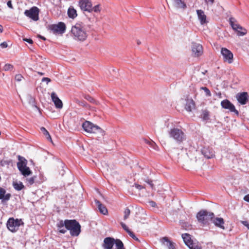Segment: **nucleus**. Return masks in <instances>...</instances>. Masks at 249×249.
<instances>
[{"mask_svg":"<svg viewBox=\"0 0 249 249\" xmlns=\"http://www.w3.org/2000/svg\"><path fill=\"white\" fill-rule=\"evenodd\" d=\"M71 34L73 39L81 42L86 40L88 36L86 26L82 22H77L73 25L71 29Z\"/></svg>","mask_w":249,"mask_h":249,"instance_id":"nucleus-1","label":"nucleus"},{"mask_svg":"<svg viewBox=\"0 0 249 249\" xmlns=\"http://www.w3.org/2000/svg\"><path fill=\"white\" fill-rule=\"evenodd\" d=\"M169 138L173 139L178 143L186 140V135L183 131L178 128L174 127L168 131Z\"/></svg>","mask_w":249,"mask_h":249,"instance_id":"nucleus-2","label":"nucleus"},{"mask_svg":"<svg viewBox=\"0 0 249 249\" xmlns=\"http://www.w3.org/2000/svg\"><path fill=\"white\" fill-rule=\"evenodd\" d=\"M66 230L70 231V234L72 236H77L81 232V225L75 219H68L66 225Z\"/></svg>","mask_w":249,"mask_h":249,"instance_id":"nucleus-3","label":"nucleus"},{"mask_svg":"<svg viewBox=\"0 0 249 249\" xmlns=\"http://www.w3.org/2000/svg\"><path fill=\"white\" fill-rule=\"evenodd\" d=\"M84 130L88 133L99 134L101 136L105 134V132L100 127L94 125L89 121H85L82 124Z\"/></svg>","mask_w":249,"mask_h":249,"instance_id":"nucleus-4","label":"nucleus"},{"mask_svg":"<svg viewBox=\"0 0 249 249\" xmlns=\"http://www.w3.org/2000/svg\"><path fill=\"white\" fill-rule=\"evenodd\" d=\"M214 215L213 213L208 212L206 210H201L196 214L198 221L203 224H207L209 221L212 220Z\"/></svg>","mask_w":249,"mask_h":249,"instance_id":"nucleus-5","label":"nucleus"},{"mask_svg":"<svg viewBox=\"0 0 249 249\" xmlns=\"http://www.w3.org/2000/svg\"><path fill=\"white\" fill-rule=\"evenodd\" d=\"M18 160L19 161L17 163V167L21 173L25 177L31 175L32 171L27 166V160L20 156H18Z\"/></svg>","mask_w":249,"mask_h":249,"instance_id":"nucleus-6","label":"nucleus"},{"mask_svg":"<svg viewBox=\"0 0 249 249\" xmlns=\"http://www.w3.org/2000/svg\"><path fill=\"white\" fill-rule=\"evenodd\" d=\"M236 19L234 18H229L230 24L231 26L232 29L237 32L238 36H243L247 34V31L246 29L242 27L239 24L236 23Z\"/></svg>","mask_w":249,"mask_h":249,"instance_id":"nucleus-7","label":"nucleus"},{"mask_svg":"<svg viewBox=\"0 0 249 249\" xmlns=\"http://www.w3.org/2000/svg\"><path fill=\"white\" fill-rule=\"evenodd\" d=\"M49 29L54 34H62L66 31V25L64 22H60L57 24L49 25Z\"/></svg>","mask_w":249,"mask_h":249,"instance_id":"nucleus-8","label":"nucleus"},{"mask_svg":"<svg viewBox=\"0 0 249 249\" xmlns=\"http://www.w3.org/2000/svg\"><path fill=\"white\" fill-rule=\"evenodd\" d=\"M24 14L26 17L34 21H37L39 19V9L37 7L34 6L29 10H26Z\"/></svg>","mask_w":249,"mask_h":249,"instance_id":"nucleus-9","label":"nucleus"},{"mask_svg":"<svg viewBox=\"0 0 249 249\" xmlns=\"http://www.w3.org/2000/svg\"><path fill=\"white\" fill-rule=\"evenodd\" d=\"M21 220L15 219L14 218H10L7 222V227L12 232H15L18 230L20 226Z\"/></svg>","mask_w":249,"mask_h":249,"instance_id":"nucleus-10","label":"nucleus"},{"mask_svg":"<svg viewBox=\"0 0 249 249\" xmlns=\"http://www.w3.org/2000/svg\"><path fill=\"white\" fill-rule=\"evenodd\" d=\"M221 53L223 57L224 61L231 64L233 61V55L231 52L226 48H222Z\"/></svg>","mask_w":249,"mask_h":249,"instance_id":"nucleus-11","label":"nucleus"},{"mask_svg":"<svg viewBox=\"0 0 249 249\" xmlns=\"http://www.w3.org/2000/svg\"><path fill=\"white\" fill-rule=\"evenodd\" d=\"M221 106L222 108L229 109L231 112H234L236 115H239V112L235 109L233 104H232L229 100L225 99L221 101Z\"/></svg>","mask_w":249,"mask_h":249,"instance_id":"nucleus-12","label":"nucleus"},{"mask_svg":"<svg viewBox=\"0 0 249 249\" xmlns=\"http://www.w3.org/2000/svg\"><path fill=\"white\" fill-rule=\"evenodd\" d=\"M92 3L90 0H79V6L83 11L91 12Z\"/></svg>","mask_w":249,"mask_h":249,"instance_id":"nucleus-13","label":"nucleus"},{"mask_svg":"<svg viewBox=\"0 0 249 249\" xmlns=\"http://www.w3.org/2000/svg\"><path fill=\"white\" fill-rule=\"evenodd\" d=\"M192 50L196 56H199L203 53L202 46L198 43L193 42L192 44Z\"/></svg>","mask_w":249,"mask_h":249,"instance_id":"nucleus-14","label":"nucleus"},{"mask_svg":"<svg viewBox=\"0 0 249 249\" xmlns=\"http://www.w3.org/2000/svg\"><path fill=\"white\" fill-rule=\"evenodd\" d=\"M236 98L238 102L241 105H245L247 103L249 96L247 92H243L238 93Z\"/></svg>","mask_w":249,"mask_h":249,"instance_id":"nucleus-15","label":"nucleus"},{"mask_svg":"<svg viewBox=\"0 0 249 249\" xmlns=\"http://www.w3.org/2000/svg\"><path fill=\"white\" fill-rule=\"evenodd\" d=\"M115 239L112 237H106L104 240L103 244V248L104 249H112L114 245L115 244Z\"/></svg>","mask_w":249,"mask_h":249,"instance_id":"nucleus-16","label":"nucleus"},{"mask_svg":"<svg viewBox=\"0 0 249 249\" xmlns=\"http://www.w3.org/2000/svg\"><path fill=\"white\" fill-rule=\"evenodd\" d=\"M51 98L52 101L54 104L55 107L57 108L61 109L63 107V103L61 100L58 97L56 94L53 92L51 93Z\"/></svg>","mask_w":249,"mask_h":249,"instance_id":"nucleus-17","label":"nucleus"},{"mask_svg":"<svg viewBox=\"0 0 249 249\" xmlns=\"http://www.w3.org/2000/svg\"><path fill=\"white\" fill-rule=\"evenodd\" d=\"M5 190L0 187V199L1 200L2 203H4L8 201L11 197V195L10 193L6 194H5Z\"/></svg>","mask_w":249,"mask_h":249,"instance_id":"nucleus-18","label":"nucleus"},{"mask_svg":"<svg viewBox=\"0 0 249 249\" xmlns=\"http://www.w3.org/2000/svg\"><path fill=\"white\" fill-rule=\"evenodd\" d=\"M211 221L213 222V223L214 224V225L216 227H218L223 230L225 229V227L224 226L225 222L223 218H214V217H213V219Z\"/></svg>","mask_w":249,"mask_h":249,"instance_id":"nucleus-19","label":"nucleus"},{"mask_svg":"<svg viewBox=\"0 0 249 249\" xmlns=\"http://www.w3.org/2000/svg\"><path fill=\"white\" fill-rule=\"evenodd\" d=\"M196 13L198 16V18L201 25L207 23L208 21L206 19V16L205 15L203 10H197Z\"/></svg>","mask_w":249,"mask_h":249,"instance_id":"nucleus-20","label":"nucleus"},{"mask_svg":"<svg viewBox=\"0 0 249 249\" xmlns=\"http://www.w3.org/2000/svg\"><path fill=\"white\" fill-rule=\"evenodd\" d=\"M202 154L207 159H211L214 156V152L212 148L204 147L201 150Z\"/></svg>","mask_w":249,"mask_h":249,"instance_id":"nucleus-21","label":"nucleus"},{"mask_svg":"<svg viewBox=\"0 0 249 249\" xmlns=\"http://www.w3.org/2000/svg\"><path fill=\"white\" fill-rule=\"evenodd\" d=\"M67 221L68 219L64 221L61 220L57 223L56 226L59 232L64 234L67 232V230H66V225Z\"/></svg>","mask_w":249,"mask_h":249,"instance_id":"nucleus-22","label":"nucleus"},{"mask_svg":"<svg viewBox=\"0 0 249 249\" xmlns=\"http://www.w3.org/2000/svg\"><path fill=\"white\" fill-rule=\"evenodd\" d=\"M95 203L98 208L100 212L104 215H107L108 213L107 210L106 206L103 205L99 200L95 199Z\"/></svg>","mask_w":249,"mask_h":249,"instance_id":"nucleus-23","label":"nucleus"},{"mask_svg":"<svg viewBox=\"0 0 249 249\" xmlns=\"http://www.w3.org/2000/svg\"><path fill=\"white\" fill-rule=\"evenodd\" d=\"M161 242L162 244L166 245L168 249H176L174 243L170 241L167 237H163L161 239Z\"/></svg>","mask_w":249,"mask_h":249,"instance_id":"nucleus-24","label":"nucleus"},{"mask_svg":"<svg viewBox=\"0 0 249 249\" xmlns=\"http://www.w3.org/2000/svg\"><path fill=\"white\" fill-rule=\"evenodd\" d=\"M174 5L178 8L185 9L186 4L184 0H173Z\"/></svg>","mask_w":249,"mask_h":249,"instance_id":"nucleus-25","label":"nucleus"},{"mask_svg":"<svg viewBox=\"0 0 249 249\" xmlns=\"http://www.w3.org/2000/svg\"><path fill=\"white\" fill-rule=\"evenodd\" d=\"M68 15L69 18H74L77 16L76 10L73 7L71 6L68 9Z\"/></svg>","mask_w":249,"mask_h":249,"instance_id":"nucleus-26","label":"nucleus"},{"mask_svg":"<svg viewBox=\"0 0 249 249\" xmlns=\"http://www.w3.org/2000/svg\"><path fill=\"white\" fill-rule=\"evenodd\" d=\"M182 237L186 245L190 246V245H191V242H193V240L191 239L190 234L188 233L182 234Z\"/></svg>","mask_w":249,"mask_h":249,"instance_id":"nucleus-27","label":"nucleus"},{"mask_svg":"<svg viewBox=\"0 0 249 249\" xmlns=\"http://www.w3.org/2000/svg\"><path fill=\"white\" fill-rule=\"evenodd\" d=\"M13 186L14 189L17 191H20L24 188V185L21 182L14 181L13 182Z\"/></svg>","mask_w":249,"mask_h":249,"instance_id":"nucleus-28","label":"nucleus"},{"mask_svg":"<svg viewBox=\"0 0 249 249\" xmlns=\"http://www.w3.org/2000/svg\"><path fill=\"white\" fill-rule=\"evenodd\" d=\"M194 103L193 100L188 101L185 106V109L188 111H191L193 108L194 107Z\"/></svg>","mask_w":249,"mask_h":249,"instance_id":"nucleus-29","label":"nucleus"},{"mask_svg":"<svg viewBox=\"0 0 249 249\" xmlns=\"http://www.w3.org/2000/svg\"><path fill=\"white\" fill-rule=\"evenodd\" d=\"M117 249H125L124 244L121 240L118 239H115L114 241Z\"/></svg>","mask_w":249,"mask_h":249,"instance_id":"nucleus-30","label":"nucleus"},{"mask_svg":"<svg viewBox=\"0 0 249 249\" xmlns=\"http://www.w3.org/2000/svg\"><path fill=\"white\" fill-rule=\"evenodd\" d=\"M41 132L46 137V138L51 142H52V140L51 136L50 135L48 131L45 129V128L42 127L40 128Z\"/></svg>","mask_w":249,"mask_h":249,"instance_id":"nucleus-31","label":"nucleus"},{"mask_svg":"<svg viewBox=\"0 0 249 249\" xmlns=\"http://www.w3.org/2000/svg\"><path fill=\"white\" fill-rule=\"evenodd\" d=\"M187 246L190 249H202L201 246L197 243H194L193 241L191 242L190 246L188 245Z\"/></svg>","mask_w":249,"mask_h":249,"instance_id":"nucleus-32","label":"nucleus"},{"mask_svg":"<svg viewBox=\"0 0 249 249\" xmlns=\"http://www.w3.org/2000/svg\"><path fill=\"white\" fill-rule=\"evenodd\" d=\"M201 118L204 120H208L209 119V112L207 110H203L202 114L201 115Z\"/></svg>","mask_w":249,"mask_h":249,"instance_id":"nucleus-33","label":"nucleus"},{"mask_svg":"<svg viewBox=\"0 0 249 249\" xmlns=\"http://www.w3.org/2000/svg\"><path fill=\"white\" fill-rule=\"evenodd\" d=\"M74 102L79 106H82L83 107H87L88 105L86 102L84 101H80L77 99H74Z\"/></svg>","mask_w":249,"mask_h":249,"instance_id":"nucleus-34","label":"nucleus"},{"mask_svg":"<svg viewBox=\"0 0 249 249\" xmlns=\"http://www.w3.org/2000/svg\"><path fill=\"white\" fill-rule=\"evenodd\" d=\"M130 211L128 208H126L124 211V219L125 220L126 219H127L130 215Z\"/></svg>","mask_w":249,"mask_h":249,"instance_id":"nucleus-35","label":"nucleus"},{"mask_svg":"<svg viewBox=\"0 0 249 249\" xmlns=\"http://www.w3.org/2000/svg\"><path fill=\"white\" fill-rule=\"evenodd\" d=\"M13 68V66L10 64H6L3 67V70L5 71L12 70Z\"/></svg>","mask_w":249,"mask_h":249,"instance_id":"nucleus-36","label":"nucleus"},{"mask_svg":"<svg viewBox=\"0 0 249 249\" xmlns=\"http://www.w3.org/2000/svg\"><path fill=\"white\" fill-rule=\"evenodd\" d=\"M201 89L203 90L204 91V92H205L206 93V95L207 96H211V91L210 90L207 88V87H201Z\"/></svg>","mask_w":249,"mask_h":249,"instance_id":"nucleus-37","label":"nucleus"},{"mask_svg":"<svg viewBox=\"0 0 249 249\" xmlns=\"http://www.w3.org/2000/svg\"><path fill=\"white\" fill-rule=\"evenodd\" d=\"M144 181L148 184L152 189H154V185L153 183V181L151 179L147 178L146 179H144Z\"/></svg>","mask_w":249,"mask_h":249,"instance_id":"nucleus-38","label":"nucleus"},{"mask_svg":"<svg viewBox=\"0 0 249 249\" xmlns=\"http://www.w3.org/2000/svg\"><path fill=\"white\" fill-rule=\"evenodd\" d=\"M36 178V177L34 176L29 178L27 179V181L29 185H31L35 182V180Z\"/></svg>","mask_w":249,"mask_h":249,"instance_id":"nucleus-39","label":"nucleus"},{"mask_svg":"<svg viewBox=\"0 0 249 249\" xmlns=\"http://www.w3.org/2000/svg\"><path fill=\"white\" fill-rule=\"evenodd\" d=\"M92 11H94L95 12H100V5H97L93 7H92V5L91 12Z\"/></svg>","mask_w":249,"mask_h":249,"instance_id":"nucleus-40","label":"nucleus"},{"mask_svg":"<svg viewBox=\"0 0 249 249\" xmlns=\"http://www.w3.org/2000/svg\"><path fill=\"white\" fill-rule=\"evenodd\" d=\"M146 142L150 145L151 147L153 148L154 149L156 150L157 148H158L157 144L153 141H151V142L147 141V142Z\"/></svg>","mask_w":249,"mask_h":249,"instance_id":"nucleus-41","label":"nucleus"},{"mask_svg":"<svg viewBox=\"0 0 249 249\" xmlns=\"http://www.w3.org/2000/svg\"><path fill=\"white\" fill-rule=\"evenodd\" d=\"M120 224L123 229L125 230L128 233L131 231L124 223L122 222L120 223Z\"/></svg>","mask_w":249,"mask_h":249,"instance_id":"nucleus-42","label":"nucleus"},{"mask_svg":"<svg viewBox=\"0 0 249 249\" xmlns=\"http://www.w3.org/2000/svg\"><path fill=\"white\" fill-rule=\"evenodd\" d=\"M85 98L91 103H95L96 104V102L95 101V100L89 95H86L85 97Z\"/></svg>","mask_w":249,"mask_h":249,"instance_id":"nucleus-43","label":"nucleus"},{"mask_svg":"<svg viewBox=\"0 0 249 249\" xmlns=\"http://www.w3.org/2000/svg\"><path fill=\"white\" fill-rule=\"evenodd\" d=\"M128 234L129 235V236L131 237H132L135 240L139 241V242L140 241L139 239L135 236V235L132 231H130V232H129V233Z\"/></svg>","mask_w":249,"mask_h":249,"instance_id":"nucleus-44","label":"nucleus"},{"mask_svg":"<svg viewBox=\"0 0 249 249\" xmlns=\"http://www.w3.org/2000/svg\"><path fill=\"white\" fill-rule=\"evenodd\" d=\"M23 78V77L20 74L16 75L15 77V80H17V81H21V80Z\"/></svg>","mask_w":249,"mask_h":249,"instance_id":"nucleus-45","label":"nucleus"},{"mask_svg":"<svg viewBox=\"0 0 249 249\" xmlns=\"http://www.w3.org/2000/svg\"><path fill=\"white\" fill-rule=\"evenodd\" d=\"M134 186L138 189L139 190H141L142 189H144L145 188V187L144 186H142V185H139L137 183H135L134 184Z\"/></svg>","mask_w":249,"mask_h":249,"instance_id":"nucleus-46","label":"nucleus"},{"mask_svg":"<svg viewBox=\"0 0 249 249\" xmlns=\"http://www.w3.org/2000/svg\"><path fill=\"white\" fill-rule=\"evenodd\" d=\"M214 0H205V3L208 5H212L214 3Z\"/></svg>","mask_w":249,"mask_h":249,"instance_id":"nucleus-47","label":"nucleus"},{"mask_svg":"<svg viewBox=\"0 0 249 249\" xmlns=\"http://www.w3.org/2000/svg\"><path fill=\"white\" fill-rule=\"evenodd\" d=\"M241 223L249 230V223L247 221H242Z\"/></svg>","mask_w":249,"mask_h":249,"instance_id":"nucleus-48","label":"nucleus"},{"mask_svg":"<svg viewBox=\"0 0 249 249\" xmlns=\"http://www.w3.org/2000/svg\"><path fill=\"white\" fill-rule=\"evenodd\" d=\"M0 46L2 48H6L8 45L6 42H3L0 44Z\"/></svg>","mask_w":249,"mask_h":249,"instance_id":"nucleus-49","label":"nucleus"},{"mask_svg":"<svg viewBox=\"0 0 249 249\" xmlns=\"http://www.w3.org/2000/svg\"><path fill=\"white\" fill-rule=\"evenodd\" d=\"M23 40L30 44H33V41L30 38H23Z\"/></svg>","mask_w":249,"mask_h":249,"instance_id":"nucleus-50","label":"nucleus"},{"mask_svg":"<svg viewBox=\"0 0 249 249\" xmlns=\"http://www.w3.org/2000/svg\"><path fill=\"white\" fill-rule=\"evenodd\" d=\"M42 82H46L47 84H48L49 82L51 81V79L47 77H44L42 79Z\"/></svg>","mask_w":249,"mask_h":249,"instance_id":"nucleus-51","label":"nucleus"},{"mask_svg":"<svg viewBox=\"0 0 249 249\" xmlns=\"http://www.w3.org/2000/svg\"><path fill=\"white\" fill-rule=\"evenodd\" d=\"M149 205L152 207H155L156 206V203L153 201H150L149 202Z\"/></svg>","mask_w":249,"mask_h":249,"instance_id":"nucleus-52","label":"nucleus"},{"mask_svg":"<svg viewBox=\"0 0 249 249\" xmlns=\"http://www.w3.org/2000/svg\"><path fill=\"white\" fill-rule=\"evenodd\" d=\"M7 5L8 7H9L10 8L13 9V7L12 4L11 0H10L8 1L7 3Z\"/></svg>","mask_w":249,"mask_h":249,"instance_id":"nucleus-53","label":"nucleus"},{"mask_svg":"<svg viewBox=\"0 0 249 249\" xmlns=\"http://www.w3.org/2000/svg\"><path fill=\"white\" fill-rule=\"evenodd\" d=\"M244 200L249 203V194L246 195L244 197Z\"/></svg>","mask_w":249,"mask_h":249,"instance_id":"nucleus-54","label":"nucleus"},{"mask_svg":"<svg viewBox=\"0 0 249 249\" xmlns=\"http://www.w3.org/2000/svg\"><path fill=\"white\" fill-rule=\"evenodd\" d=\"M38 37L40 38H41L42 39L44 40H46V38L43 36H41V35H38Z\"/></svg>","mask_w":249,"mask_h":249,"instance_id":"nucleus-55","label":"nucleus"},{"mask_svg":"<svg viewBox=\"0 0 249 249\" xmlns=\"http://www.w3.org/2000/svg\"><path fill=\"white\" fill-rule=\"evenodd\" d=\"M3 32V27L0 25V33H2Z\"/></svg>","mask_w":249,"mask_h":249,"instance_id":"nucleus-56","label":"nucleus"},{"mask_svg":"<svg viewBox=\"0 0 249 249\" xmlns=\"http://www.w3.org/2000/svg\"><path fill=\"white\" fill-rule=\"evenodd\" d=\"M137 44L138 45H140L141 44V41L140 40H137Z\"/></svg>","mask_w":249,"mask_h":249,"instance_id":"nucleus-57","label":"nucleus"},{"mask_svg":"<svg viewBox=\"0 0 249 249\" xmlns=\"http://www.w3.org/2000/svg\"><path fill=\"white\" fill-rule=\"evenodd\" d=\"M38 74H40V75H43V74H44V73H43L41 72H38Z\"/></svg>","mask_w":249,"mask_h":249,"instance_id":"nucleus-58","label":"nucleus"},{"mask_svg":"<svg viewBox=\"0 0 249 249\" xmlns=\"http://www.w3.org/2000/svg\"><path fill=\"white\" fill-rule=\"evenodd\" d=\"M35 107H36V108H37V106H36L35 105Z\"/></svg>","mask_w":249,"mask_h":249,"instance_id":"nucleus-59","label":"nucleus"}]
</instances>
